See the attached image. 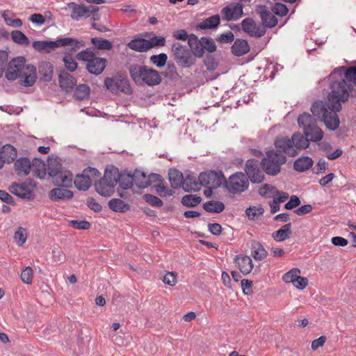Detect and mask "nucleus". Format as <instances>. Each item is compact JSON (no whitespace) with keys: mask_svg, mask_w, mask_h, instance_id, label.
Returning <instances> with one entry per match:
<instances>
[{"mask_svg":"<svg viewBox=\"0 0 356 356\" xmlns=\"http://www.w3.org/2000/svg\"><path fill=\"white\" fill-rule=\"evenodd\" d=\"M5 76L8 81L21 78V86L31 87L37 79L36 67L32 65H25L24 58L17 57L8 63Z\"/></svg>","mask_w":356,"mask_h":356,"instance_id":"nucleus-1","label":"nucleus"},{"mask_svg":"<svg viewBox=\"0 0 356 356\" xmlns=\"http://www.w3.org/2000/svg\"><path fill=\"white\" fill-rule=\"evenodd\" d=\"M75 78L67 72H61L59 74L60 87L67 92L71 91L76 86Z\"/></svg>","mask_w":356,"mask_h":356,"instance_id":"nucleus-25","label":"nucleus"},{"mask_svg":"<svg viewBox=\"0 0 356 356\" xmlns=\"http://www.w3.org/2000/svg\"><path fill=\"white\" fill-rule=\"evenodd\" d=\"M85 45L86 42L83 40H79L73 38H59V47H69L67 49L69 54L76 51L81 47H85Z\"/></svg>","mask_w":356,"mask_h":356,"instance_id":"nucleus-23","label":"nucleus"},{"mask_svg":"<svg viewBox=\"0 0 356 356\" xmlns=\"http://www.w3.org/2000/svg\"><path fill=\"white\" fill-rule=\"evenodd\" d=\"M39 73L44 81H50L53 75V65L49 62H43L39 66Z\"/></svg>","mask_w":356,"mask_h":356,"instance_id":"nucleus-38","label":"nucleus"},{"mask_svg":"<svg viewBox=\"0 0 356 356\" xmlns=\"http://www.w3.org/2000/svg\"><path fill=\"white\" fill-rule=\"evenodd\" d=\"M188 44L189 49L193 53V56L195 57V58H200L204 56V51H203V43H202V38L199 39L195 34L191 33L190 38L188 40Z\"/></svg>","mask_w":356,"mask_h":356,"instance_id":"nucleus-19","label":"nucleus"},{"mask_svg":"<svg viewBox=\"0 0 356 356\" xmlns=\"http://www.w3.org/2000/svg\"><path fill=\"white\" fill-rule=\"evenodd\" d=\"M48 172L51 177H54L55 186L63 188L72 186L73 175L70 171L62 169L60 164H57L55 167L52 164H49Z\"/></svg>","mask_w":356,"mask_h":356,"instance_id":"nucleus-9","label":"nucleus"},{"mask_svg":"<svg viewBox=\"0 0 356 356\" xmlns=\"http://www.w3.org/2000/svg\"><path fill=\"white\" fill-rule=\"evenodd\" d=\"M128 70L131 79L138 86L145 84L148 86H154L161 82L159 72L146 65L134 64L131 65Z\"/></svg>","mask_w":356,"mask_h":356,"instance_id":"nucleus-5","label":"nucleus"},{"mask_svg":"<svg viewBox=\"0 0 356 356\" xmlns=\"http://www.w3.org/2000/svg\"><path fill=\"white\" fill-rule=\"evenodd\" d=\"M104 85L113 93H118L119 91L127 95L132 93V88L128 79L120 74H117L112 77H106L104 79Z\"/></svg>","mask_w":356,"mask_h":356,"instance_id":"nucleus-10","label":"nucleus"},{"mask_svg":"<svg viewBox=\"0 0 356 356\" xmlns=\"http://www.w3.org/2000/svg\"><path fill=\"white\" fill-rule=\"evenodd\" d=\"M68 7L72 9L70 17L76 21L80 20L83 17V4H76L74 2H70L67 4Z\"/></svg>","mask_w":356,"mask_h":356,"instance_id":"nucleus-45","label":"nucleus"},{"mask_svg":"<svg viewBox=\"0 0 356 356\" xmlns=\"http://www.w3.org/2000/svg\"><path fill=\"white\" fill-rule=\"evenodd\" d=\"M311 111L314 116L324 122L329 130L336 131L339 127L340 120L337 113L340 111L332 109L328 105L327 99L325 102H315L312 105Z\"/></svg>","mask_w":356,"mask_h":356,"instance_id":"nucleus-3","label":"nucleus"},{"mask_svg":"<svg viewBox=\"0 0 356 356\" xmlns=\"http://www.w3.org/2000/svg\"><path fill=\"white\" fill-rule=\"evenodd\" d=\"M134 183L138 188H145L149 186L147 175L142 171L135 170L134 172Z\"/></svg>","mask_w":356,"mask_h":356,"instance_id":"nucleus-41","label":"nucleus"},{"mask_svg":"<svg viewBox=\"0 0 356 356\" xmlns=\"http://www.w3.org/2000/svg\"><path fill=\"white\" fill-rule=\"evenodd\" d=\"M167 59L168 56L164 53H161L159 55H152L149 58L150 61L158 67H163L167 62Z\"/></svg>","mask_w":356,"mask_h":356,"instance_id":"nucleus-52","label":"nucleus"},{"mask_svg":"<svg viewBox=\"0 0 356 356\" xmlns=\"http://www.w3.org/2000/svg\"><path fill=\"white\" fill-rule=\"evenodd\" d=\"M282 152L270 150L266 153V156L260 163L264 171L268 175L275 176L281 171V165L286 162V157Z\"/></svg>","mask_w":356,"mask_h":356,"instance_id":"nucleus-6","label":"nucleus"},{"mask_svg":"<svg viewBox=\"0 0 356 356\" xmlns=\"http://www.w3.org/2000/svg\"><path fill=\"white\" fill-rule=\"evenodd\" d=\"M27 232L22 227H19L14 234V241L19 246H22L26 241Z\"/></svg>","mask_w":356,"mask_h":356,"instance_id":"nucleus-48","label":"nucleus"},{"mask_svg":"<svg viewBox=\"0 0 356 356\" xmlns=\"http://www.w3.org/2000/svg\"><path fill=\"white\" fill-rule=\"evenodd\" d=\"M300 204V200L296 195H291L289 201L285 204L284 208L287 210H291Z\"/></svg>","mask_w":356,"mask_h":356,"instance_id":"nucleus-64","label":"nucleus"},{"mask_svg":"<svg viewBox=\"0 0 356 356\" xmlns=\"http://www.w3.org/2000/svg\"><path fill=\"white\" fill-rule=\"evenodd\" d=\"M69 225L74 229L87 230L90 227V223L87 220H72Z\"/></svg>","mask_w":356,"mask_h":356,"instance_id":"nucleus-55","label":"nucleus"},{"mask_svg":"<svg viewBox=\"0 0 356 356\" xmlns=\"http://www.w3.org/2000/svg\"><path fill=\"white\" fill-rule=\"evenodd\" d=\"M127 47L134 51L138 52H146L149 50L147 40L134 37L128 44Z\"/></svg>","mask_w":356,"mask_h":356,"instance_id":"nucleus-30","label":"nucleus"},{"mask_svg":"<svg viewBox=\"0 0 356 356\" xmlns=\"http://www.w3.org/2000/svg\"><path fill=\"white\" fill-rule=\"evenodd\" d=\"M330 92L327 99L328 105L337 111H341V104L346 102L350 97V91L353 90L351 84H348L346 79H341L331 83Z\"/></svg>","mask_w":356,"mask_h":356,"instance_id":"nucleus-4","label":"nucleus"},{"mask_svg":"<svg viewBox=\"0 0 356 356\" xmlns=\"http://www.w3.org/2000/svg\"><path fill=\"white\" fill-rule=\"evenodd\" d=\"M274 144L278 152H282L291 157L297 156L300 150L305 149L309 146L306 136L300 132L294 133L291 138H277Z\"/></svg>","mask_w":356,"mask_h":356,"instance_id":"nucleus-2","label":"nucleus"},{"mask_svg":"<svg viewBox=\"0 0 356 356\" xmlns=\"http://www.w3.org/2000/svg\"><path fill=\"white\" fill-rule=\"evenodd\" d=\"M202 201V198L197 195H186L181 198V204L186 207H195Z\"/></svg>","mask_w":356,"mask_h":356,"instance_id":"nucleus-44","label":"nucleus"},{"mask_svg":"<svg viewBox=\"0 0 356 356\" xmlns=\"http://www.w3.org/2000/svg\"><path fill=\"white\" fill-rule=\"evenodd\" d=\"M344 79L346 81H348L350 82L353 83L356 86V67L352 66L348 67L345 74H344Z\"/></svg>","mask_w":356,"mask_h":356,"instance_id":"nucleus-62","label":"nucleus"},{"mask_svg":"<svg viewBox=\"0 0 356 356\" xmlns=\"http://www.w3.org/2000/svg\"><path fill=\"white\" fill-rule=\"evenodd\" d=\"M198 179L201 186L217 188L221 185L225 177L221 171L210 170L201 172Z\"/></svg>","mask_w":356,"mask_h":356,"instance_id":"nucleus-14","label":"nucleus"},{"mask_svg":"<svg viewBox=\"0 0 356 356\" xmlns=\"http://www.w3.org/2000/svg\"><path fill=\"white\" fill-rule=\"evenodd\" d=\"M298 123L300 127L305 131L309 127L316 124V120L309 113L300 115L298 118Z\"/></svg>","mask_w":356,"mask_h":356,"instance_id":"nucleus-42","label":"nucleus"},{"mask_svg":"<svg viewBox=\"0 0 356 356\" xmlns=\"http://www.w3.org/2000/svg\"><path fill=\"white\" fill-rule=\"evenodd\" d=\"M99 170L95 168L88 167L78 175L74 180V185L79 191H87L91 186L92 179L100 176Z\"/></svg>","mask_w":356,"mask_h":356,"instance_id":"nucleus-12","label":"nucleus"},{"mask_svg":"<svg viewBox=\"0 0 356 356\" xmlns=\"http://www.w3.org/2000/svg\"><path fill=\"white\" fill-rule=\"evenodd\" d=\"M106 64L107 60L106 58L95 57L86 64V68L90 73L99 75L103 72Z\"/></svg>","mask_w":356,"mask_h":356,"instance_id":"nucleus-22","label":"nucleus"},{"mask_svg":"<svg viewBox=\"0 0 356 356\" xmlns=\"http://www.w3.org/2000/svg\"><path fill=\"white\" fill-rule=\"evenodd\" d=\"M251 250V255L256 260L261 261L267 257V251L259 242L256 241H252Z\"/></svg>","mask_w":356,"mask_h":356,"instance_id":"nucleus-35","label":"nucleus"},{"mask_svg":"<svg viewBox=\"0 0 356 356\" xmlns=\"http://www.w3.org/2000/svg\"><path fill=\"white\" fill-rule=\"evenodd\" d=\"M33 48L40 53H50L59 47V38L55 41L37 40L32 43Z\"/></svg>","mask_w":356,"mask_h":356,"instance_id":"nucleus-20","label":"nucleus"},{"mask_svg":"<svg viewBox=\"0 0 356 356\" xmlns=\"http://www.w3.org/2000/svg\"><path fill=\"white\" fill-rule=\"evenodd\" d=\"M14 168L17 176L26 177L31 171V161L26 157H20L15 161Z\"/></svg>","mask_w":356,"mask_h":356,"instance_id":"nucleus-21","label":"nucleus"},{"mask_svg":"<svg viewBox=\"0 0 356 356\" xmlns=\"http://www.w3.org/2000/svg\"><path fill=\"white\" fill-rule=\"evenodd\" d=\"M200 185V181L196 180L195 177L188 175L183 181L181 187L186 192L196 191Z\"/></svg>","mask_w":356,"mask_h":356,"instance_id":"nucleus-40","label":"nucleus"},{"mask_svg":"<svg viewBox=\"0 0 356 356\" xmlns=\"http://www.w3.org/2000/svg\"><path fill=\"white\" fill-rule=\"evenodd\" d=\"M65 67L71 71L74 72L77 68V63L75 61V60L72 57L71 55H67L63 57V59Z\"/></svg>","mask_w":356,"mask_h":356,"instance_id":"nucleus-61","label":"nucleus"},{"mask_svg":"<svg viewBox=\"0 0 356 356\" xmlns=\"http://www.w3.org/2000/svg\"><path fill=\"white\" fill-rule=\"evenodd\" d=\"M291 226V222L284 225L280 229L272 234V237L277 242L284 241L289 238L292 234Z\"/></svg>","mask_w":356,"mask_h":356,"instance_id":"nucleus-29","label":"nucleus"},{"mask_svg":"<svg viewBox=\"0 0 356 356\" xmlns=\"http://www.w3.org/2000/svg\"><path fill=\"white\" fill-rule=\"evenodd\" d=\"M143 199L147 203L154 207H161L163 204V201L161 199L152 194L144 195Z\"/></svg>","mask_w":356,"mask_h":356,"instance_id":"nucleus-53","label":"nucleus"},{"mask_svg":"<svg viewBox=\"0 0 356 356\" xmlns=\"http://www.w3.org/2000/svg\"><path fill=\"white\" fill-rule=\"evenodd\" d=\"M91 43L100 50H110L113 48V44L110 40L102 38H92Z\"/></svg>","mask_w":356,"mask_h":356,"instance_id":"nucleus-43","label":"nucleus"},{"mask_svg":"<svg viewBox=\"0 0 356 356\" xmlns=\"http://www.w3.org/2000/svg\"><path fill=\"white\" fill-rule=\"evenodd\" d=\"M168 176L171 186L173 188L177 189L181 187L184 177L183 174L180 171L176 169H170L169 170Z\"/></svg>","mask_w":356,"mask_h":356,"instance_id":"nucleus-37","label":"nucleus"},{"mask_svg":"<svg viewBox=\"0 0 356 356\" xmlns=\"http://www.w3.org/2000/svg\"><path fill=\"white\" fill-rule=\"evenodd\" d=\"M8 13H10L9 11H5L2 15L7 25L14 27H20L22 26V21L20 19H13L8 17Z\"/></svg>","mask_w":356,"mask_h":356,"instance_id":"nucleus-60","label":"nucleus"},{"mask_svg":"<svg viewBox=\"0 0 356 356\" xmlns=\"http://www.w3.org/2000/svg\"><path fill=\"white\" fill-rule=\"evenodd\" d=\"M73 192L67 188L59 187L53 188L49 191V198L52 201L69 200L73 197Z\"/></svg>","mask_w":356,"mask_h":356,"instance_id":"nucleus-24","label":"nucleus"},{"mask_svg":"<svg viewBox=\"0 0 356 356\" xmlns=\"http://www.w3.org/2000/svg\"><path fill=\"white\" fill-rule=\"evenodd\" d=\"M156 191L161 197L171 196L173 195L174 191L172 189L167 188L163 181H160L155 187Z\"/></svg>","mask_w":356,"mask_h":356,"instance_id":"nucleus-59","label":"nucleus"},{"mask_svg":"<svg viewBox=\"0 0 356 356\" xmlns=\"http://www.w3.org/2000/svg\"><path fill=\"white\" fill-rule=\"evenodd\" d=\"M260 165L259 161L254 159H248L245 163L244 174L253 184H259L264 180L265 176Z\"/></svg>","mask_w":356,"mask_h":356,"instance_id":"nucleus-13","label":"nucleus"},{"mask_svg":"<svg viewBox=\"0 0 356 356\" xmlns=\"http://www.w3.org/2000/svg\"><path fill=\"white\" fill-rule=\"evenodd\" d=\"M232 53L236 56H241L250 51V46L247 40L236 39L231 47Z\"/></svg>","mask_w":356,"mask_h":356,"instance_id":"nucleus-28","label":"nucleus"},{"mask_svg":"<svg viewBox=\"0 0 356 356\" xmlns=\"http://www.w3.org/2000/svg\"><path fill=\"white\" fill-rule=\"evenodd\" d=\"M118 168L111 166L106 168L104 177L95 184L96 191L102 196L110 197L114 192L117 185Z\"/></svg>","mask_w":356,"mask_h":356,"instance_id":"nucleus-7","label":"nucleus"},{"mask_svg":"<svg viewBox=\"0 0 356 356\" xmlns=\"http://www.w3.org/2000/svg\"><path fill=\"white\" fill-rule=\"evenodd\" d=\"M20 277L22 281L26 284H30L32 283L33 280V270L31 267H26L22 272L20 275Z\"/></svg>","mask_w":356,"mask_h":356,"instance_id":"nucleus-58","label":"nucleus"},{"mask_svg":"<svg viewBox=\"0 0 356 356\" xmlns=\"http://www.w3.org/2000/svg\"><path fill=\"white\" fill-rule=\"evenodd\" d=\"M171 52L176 63L182 68H189L196 63V58L189 48L180 42L172 44Z\"/></svg>","mask_w":356,"mask_h":356,"instance_id":"nucleus-8","label":"nucleus"},{"mask_svg":"<svg viewBox=\"0 0 356 356\" xmlns=\"http://www.w3.org/2000/svg\"><path fill=\"white\" fill-rule=\"evenodd\" d=\"M202 43H203V51L213 53L216 51V45L214 40L211 38L202 37Z\"/></svg>","mask_w":356,"mask_h":356,"instance_id":"nucleus-50","label":"nucleus"},{"mask_svg":"<svg viewBox=\"0 0 356 356\" xmlns=\"http://www.w3.org/2000/svg\"><path fill=\"white\" fill-rule=\"evenodd\" d=\"M225 186L229 193L236 194L248 188L249 180L243 172H237L232 175L228 180L225 181Z\"/></svg>","mask_w":356,"mask_h":356,"instance_id":"nucleus-11","label":"nucleus"},{"mask_svg":"<svg viewBox=\"0 0 356 356\" xmlns=\"http://www.w3.org/2000/svg\"><path fill=\"white\" fill-rule=\"evenodd\" d=\"M234 261L240 271L244 275L249 274L253 268L252 261L248 256L237 255L234 258Z\"/></svg>","mask_w":356,"mask_h":356,"instance_id":"nucleus-26","label":"nucleus"},{"mask_svg":"<svg viewBox=\"0 0 356 356\" xmlns=\"http://www.w3.org/2000/svg\"><path fill=\"white\" fill-rule=\"evenodd\" d=\"M90 89L87 84H80L76 86L74 96L76 99L83 100L90 95Z\"/></svg>","mask_w":356,"mask_h":356,"instance_id":"nucleus-47","label":"nucleus"},{"mask_svg":"<svg viewBox=\"0 0 356 356\" xmlns=\"http://www.w3.org/2000/svg\"><path fill=\"white\" fill-rule=\"evenodd\" d=\"M303 132L309 143L310 142L316 143L321 140L324 136L323 131L317 124L309 127Z\"/></svg>","mask_w":356,"mask_h":356,"instance_id":"nucleus-27","label":"nucleus"},{"mask_svg":"<svg viewBox=\"0 0 356 356\" xmlns=\"http://www.w3.org/2000/svg\"><path fill=\"white\" fill-rule=\"evenodd\" d=\"M117 183L119 182L120 188L122 190H127L130 188L134 183V174L130 173H120L118 169V178Z\"/></svg>","mask_w":356,"mask_h":356,"instance_id":"nucleus-32","label":"nucleus"},{"mask_svg":"<svg viewBox=\"0 0 356 356\" xmlns=\"http://www.w3.org/2000/svg\"><path fill=\"white\" fill-rule=\"evenodd\" d=\"M225 204L220 201L211 200L203 204V209L209 213H220L225 209Z\"/></svg>","mask_w":356,"mask_h":356,"instance_id":"nucleus-39","label":"nucleus"},{"mask_svg":"<svg viewBox=\"0 0 356 356\" xmlns=\"http://www.w3.org/2000/svg\"><path fill=\"white\" fill-rule=\"evenodd\" d=\"M12 40L17 44L22 45H29V39L21 31L14 30L10 33Z\"/></svg>","mask_w":356,"mask_h":356,"instance_id":"nucleus-46","label":"nucleus"},{"mask_svg":"<svg viewBox=\"0 0 356 356\" xmlns=\"http://www.w3.org/2000/svg\"><path fill=\"white\" fill-rule=\"evenodd\" d=\"M52 254L54 261L56 264L63 263L65 259V256L59 247H54Z\"/></svg>","mask_w":356,"mask_h":356,"instance_id":"nucleus-63","label":"nucleus"},{"mask_svg":"<svg viewBox=\"0 0 356 356\" xmlns=\"http://www.w3.org/2000/svg\"><path fill=\"white\" fill-rule=\"evenodd\" d=\"M9 191L15 195L23 198L30 200L32 197V192L27 181L22 184L13 183L9 187Z\"/></svg>","mask_w":356,"mask_h":356,"instance_id":"nucleus-18","label":"nucleus"},{"mask_svg":"<svg viewBox=\"0 0 356 356\" xmlns=\"http://www.w3.org/2000/svg\"><path fill=\"white\" fill-rule=\"evenodd\" d=\"M149 49L156 47H163L165 44V39L161 36H154L147 40Z\"/></svg>","mask_w":356,"mask_h":356,"instance_id":"nucleus-56","label":"nucleus"},{"mask_svg":"<svg viewBox=\"0 0 356 356\" xmlns=\"http://www.w3.org/2000/svg\"><path fill=\"white\" fill-rule=\"evenodd\" d=\"M17 158V149L11 145H3L0 151V159L7 163H12Z\"/></svg>","mask_w":356,"mask_h":356,"instance_id":"nucleus-31","label":"nucleus"},{"mask_svg":"<svg viewBox=\"0 0 356 356\" xmlns=\"http://www.w3.org/2000/svg\"><path fill=\"white\" fill-rule=\"evenodd\" d=\"M243 31L250 36L259 38L264 36L266 32L264 27L257 25L252 18H245L241 22Z\"/></svg>","mask_w":356,"mask_h":356,"instance_id":"nucleus-15","label":"nucleus"},{"mask_svg":"<svg viewBox=\"0 0 356 356\" xmlns=\"http://www.w3.org/2000/svg\"><path fill=\"white\" fill-rule=\"evenodd\" d=\"M300 274V270L298 268H293L289 272L284 274L282 279L286 283L293 284L297 281L298 275Z\"/></svg>","mask_w":356,"mask_h":356,"instance_id":"nucleus-49","label":"nucleus"},{"mask_svg":"<svg viewBox=\"0 0 356 356\" xmlns=\"http://www.w3.org/2000/svg\"><path fill=\"white\" fill-rule=\"evenodd\" d=\"M272 11L275 15L284 17L287 15L289 9L286 5L281 3H275L272 8Z\"/></svg>","mask_w":356,"mask_h":356,"instance_id":"nucleus-57","label":"nucleus"},{"mask_svg":"<svg viewBox=\"0 0 356 356\" xmlns=\"http://www.w3.org/2000/svg\"><path fill=\"white\" fill-rule=\"evenodd\" d=\"M220 22V18L218 15H212L202 21V22L197 25V29L206 30V29H216Z\"/></svg>","mask_w":356,"mask_h":356,"instance_id":"nucleus-34","label":"nucleus"},{"mask_svg":"<svg viewBox=\"0 0 356 356\" xmlns=\"http://www.w3.org/2000/svg\"><path fill=\"white\" fill-rule=\"evenodd\" d=\"M108 204L109 209L115 212L125 213L130 210L129 204L120 199L113 198Z\"/></svg>","mask_w":356,"mask_h":356,"instance_id":"nucleus-36","label":"nucleus"},{"mask_svg":"<svg viewBox=\"0 0 356 356\" xmlns=\"http://www.w3.org/2000/svg\"><path fill=\"white\" fill-rule=\"evenodd\" d=\"M222 18L227 22L237 20L243 15V6L237 3L234 5H229L221 10Z\"/></svg>","mask_w":356,"mask_h":356,"instance_id":"nucleus-17","label":"nucleus"},{"mask_svg":"<svg viewBox=\"0 0 356 356\" xmlns=\"http://www.w3.org/2000/svg\"><path fill=\"white\" fill-rule=\"evenodd\" d=\"M264 212L261 207H250L245 211V213L249 219L253 220L256 217L263 215Z\"/></svg>","mask_w":356,"mask_h":356,"instance_id":"nucleus-54","label":"nucleus"},{"mask_svg":"<svg viewBox=\"0 0 356 356\" xmlns=\"http://www.w3.org/2000/svg\"><path fill=\"white\" fill-rule=\"evenodd\" d=\"M257 13L259 15L262 27L271 29L275 27L277 24V19L275 16V14L268 10L266 6H259L257 9Z\"/></svg>","mask_w":356,"mask_h":356,"instance_id":"nucleus-16","label":"nucleus"},{"mask_svg":"<svg viewBox=\"0 0 356 356\" xmlns=\"http://www.w3.org/2000/svg\"><path fill=\"white\" fill-rule=\"evenodd\" d=\"M96 56L91 48H88L76 54V58L79 60L86 61L87 63H90Z\"/></svg>","mask_w":356,"mask_h":356,"instance_id":"nucleus-51","label":"nucleus"},{"mask_svg":"<svg viewBox=\"0 0 356 356\" xmlns=\"http://www.w3.org/2000/svg\"><path fill=\"white\" fill-rule=\"evenodd\" d=\"M314 161L309 156H301L293 163V168L298 172H305L313 165Z\"/></svg>","mask_w":356,"mask_h":356,"instance_id":"nucleus-33","label":"nucleus"}]
</instances>
